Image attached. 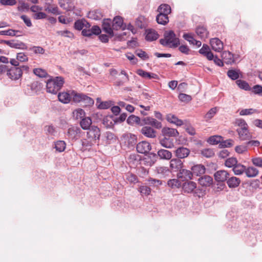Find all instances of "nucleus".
Masks as SVG:
<instances>
[{"instance_id":"4468645a","label":"nucleus","mask_w":262,"mask_h":262,"mask_svg":"<svg viewBox=\"0 0 262 262\" xmlns=\"http://www.w3.org/2000/svg\"><path fill=\"white\" fill-rule=\"evenodd\" d=\"M58 98L59 101L62 103H69L72 98L71 91H69V92H63L59 93L58 95Z\"/></svg>"},{"instance_id":"9d476101","label":"nucleus","mask_w":262,"mask_h":262,"mask_svg":"<svg viewBox=\"0 0 262 262\" xmlns=\"http://www.w3.org/2000/svg\"><path fill=\"white\" fill-rule=\"evenodd\" d=\"M157 159L156 154L150 153L142 160V164L147 166H151L156 162Z\"/></svg>"},{"instance_id":"7ed1b4c3","label":"nucleus","mask_w":262,"mask_h":262,"mask_svg":"<svg viewBox=\"0 0 262 262\" xmlns=\"http://www.w3.org/2000/svg\"><path fill=\"white\" fill-rule=\"evenodd\" d=\"M64 79L61 77H56L54 79L49 80L46 84L47 91L48 93L55 94L62 86Z\"/></svg>"},{"instance_id":"c85d7f7f","label":"nucleus","mask_w":262,"mask_h":262,"mask_svg":"<svg viewBox=\"0 0 262 262\" xmlns=\"http://www.w3.org/2000/svg\"><path fill=\"white\" fill-rule=\"evenodd\" d=\"M171 8L170 6L165 4L160 5L158 8V11L159 12V13H161L162 14L167 15L171 13Z\"/></svg>"},{"instance_id":"4d7b16f0","label":"nucleus","mask_w":262,"mask_h":262,"mask_svg":"<svg viewBox=\"0 0 262 262\" xmlns=\"http://www.w3.org/2000/svg\"><path fill=\"white\" fill-rule=\"evenodd\" d=\"M30 50L35 54H43L45 52V49L40 46H33L30 48Z\"/></svg>"},{"instance_id":"37998d69","label":"nucleus","mask_w":262,"mask_h":262,"mask_svg":"<svg viewBox=\"0 0 262 262\" xmlns=\"http://www.w3.org/2000/svg\"><path fill=\"white\" fill-rule=\"evenodd\" d=\"M167 185L169 187L172 189L177 188L181 186V183L178 179H173L169 180L167 182Z\"/></svg>"},{"instance_id":"a18cd8bd","label":"nucleus","mask_w":262,"mask_h":262,"mask_svg":"<svg viewBox=\"0 0 262 262\" xmlns=\"http://www.w3.org/2000/svg\"><path fill=\"white\" fill-rule=\"evenodd\" d=\"M156 173L165 176L169 172V170L168 167L165 166H158L156 167L155 169Z\"/></svg>"},{"instance_id":"de8ad7c7","label":"nucleus","mask_w":262,"mask_h":262,"mask_svg":"<svg viewBox=\"0 0 262 262\" xmlns=\"http://www.w3.org/2000/svg\"><path fill=\"white\" fill-rule=\"evenodd\" d=\"M180 173L182 174L181 177H184L186 179H191L193 176L192 171H190L185 169H181L180 170Z\"/></svg>"},{"instance_id":"bf43d9fd","label":"nucleus","mask_w":262,"mask_h":262,"mask_svg":"<svg viewBox=\"0 0 262 262\" xmlns=\"http://www.w3.org/2000/svg\"><path fill=\"white\" fill-rule=\"evenodd\" d=\"M82 103L85 106H92L94 103V101L91 97L84 95Z\"/></svg>"},{"instance_id":"72a5a7b5","label":"nucleus","mask_w":262,"mask_h":262,"mask_svg":"<svg viewBox=\"0 0 262 262\" xmlns=\"http://www.w3.org/2000/svg\"><path fill=\"white\" fill-rule=\"evenodd\" d=\"M127 122L128 124L131 125L136 123L141 126L143 125V123L141 122L140 118L139 117L134 115H132L128 117L127 119Z\"/></svg>"},{"instance_id":"58836bf2","label":"nucleus","mask_w":262,"mask_h":262,"mask_svg":"<svg viewBox=\"0 0 262 262\" xmlns=\"http://www.w3.org/2000/svg\"><path fill=\"white\" fill-rule=\"evenodd\" d=\"M222 141L223 137L218 135L211 136L207 140L208 143L212 145H216L219 143H221Z\"/></svg>"},{"instance_id":"f704fd0d","label":"nucleus","mask_w":262,"mask_h":262,"mask_svg":"<svg viewBox=\"0 0 262 262\" xmlns=\"http://www.w3.org/2000/svg\"><path fill=\"white\" fill-rule=\"evenodd\" d=\"M97 107L99 109H107L110 107L112 105V102L111 101H100V99L98 98L97 99Z\"/></svg>"},{"instance_id":"6e6552de","label":"nucleus","mask_w":262,"mask_h":262,"mask_svg":"<svg viewBox=\"0 0 262 262\" xmlns=\"http://www.w3.org/2000/svg\"><path fill=\"white\" fill-rule=\"evenodd\" d=\"M151 149V145L146 141H141L137 144L136 146L137 151L139 153L146 154L148 153Z\"/></svg>"},{"instance_id":"423d86ee","label":"nucleus","mask_w":262,"mask_h":262,"mask_svg":"<svg viewBox=\"0 0 262 262\" xmlns=\"http://www.w3.org/2000/svg\"><path fill=\"white\" fill-rule=\"evenodd\" d=\"M112 21L111 19H104L103 20L102 29V30L106 33L110 37H112L114 36L113 29L112 27Z\"/></svg>"},{"instance_id":"f3484780","label":"nucleus","mask_w":262,"mask_h":262,"mask_svg":"<svg viewBox=\"0 0 262 262\" xmlns=\"http://www.w3.org/2000/svg\"><path fill=\"white\" fill-rule=\"evenodd\" d=\"M191 170L192 171L193 174L200 176L205 173L206 168L202 164H196L191 167Z\"/></svg>"},{"instance_id":"052dcab7","label":"nucleus","mask_w":262,"mask_h":262,"mask_svg":"<svg viewBox=\"0 0 262 262\" xmlns=\"http://www.w3.org/2000/svg\"><path fill=\"white\" fill-rule=\"evenodd\" d=\"M147 181L149 182L151 186L155 187H158L162 184V182L161 180L155 179L152 178H149L148 179Z\"/></svg>"},{"instance_id":"412c9836","label":"nucleus","mask_w":262,"mask_h":262,"mask_svg":"<svg viewBox=\"0 0 262 262\" xmlns=\"http://www.w3.org/2000/svg\"><path fill=\"white\" fill-rule=\"evenodd\" d=\"M226 181L227 184L230 188H235L237 187L241 182L239 178L234 176L231 177L228 179L227 178Z\"/></svg>"},{"instance_id":"680f3d73","label":"nucleus","mask_w":262,"mask_h":262,"mask_svg":"<svg viewBox=\"0 0 262 262\" xmlns=\"http://www.w3.org/2000/svg\"><path fill=\"white\" fill-rule=\"evenodd\" d=\"M68 1L69 0H59V1L60 6L67 11H69L72 8L71 6H69Z\"/></svg>"},{"instance_id":"ea45409f","label":"nucleus","mask_w":262,"mask_h":262,"mask_svg":"<svg viewBox=\"0 0 262 262\" xmlns=\"http://www.w3.org/2000/svg\"><path fill=\"white\" fill-rule=\"evenodd\" d=\"M201 155L202 157L209 158L214 156V152L212 149L211 148H204L200 151Z\"/></svg>"},{"instance_id":"9b49d317","label":"nucleus","mask_w":262,"mask_h":262,"mask_svg":"<svg viewBox=\"0 0 262 262\" xmlns=\"http://www.w3.org/2000/svg\"><path fill=\"white\" fill-rule=\"evenodd\" d=\"M210 43L212 49L216 52H220L223 49V43L218 38L211 39Z\"/></svg>"},{"instance_id":"f257e3e1","label":"nucleus","mask_w":262,"mask_h":262,"mask_svg":"<svg viewBox=\"0 0 262 262\" xmlns=\"http://www.w3.org/2000/svg\"><path fill=\"white\" fill-rule=\"evenodd\" d=\"M160 43L164 46L174 48L180 45L179 39L176 37V34L172 30L165 31L164 34V38L160 40Z\"/></svg>"},{"instance_id":"4be33fe9","label":"nucleus","mask_w":262,"mask_h":262,"mask_svg":"<svg viewBox=\"0 0 262 262\" xmlns=\"http://www.w3.org/2000/svg\"><path fill=\"white\" fill-rule=\"evenodd\" d=\"M137 73L140 76L143 78L151 79H159V76L153 73H149L146 72L142 69H139L137 71Z\"/></svg>"},{"instance_id":"4c0bfd02","label":"nucleus","mask_w":262,"mask_h":262,"mask_svg":"<svg viewBox=\"0 0 262 262\" xmlns=\"http://www.w3.org/2000/svg\"><path fill=\"white\" fill-rule=\"evenodd\" d=\"M156 20L158 24L165 25L169 21V18L168 15L159 13L157 17Z\"/></svg>"},{"instance_id":"5701e85b","label":"nucleus","mask_w":262,"mask_h":262,"mask_svg":"<svg viewBox=\"0 0 262 262\" xmlns=\"http://www.w3.org/2000/svg\"><path fill=\"white\" fill-rule=\"evenodd\" d=\"M195 33L201 39H205L208 38L209 32L204 26H199L195 29Z\"/></svg>"},{"instance_id":"e433bc0d","label":"nucleus","mask_w":262,"mask_h":262,"mask_svg":"<svg viewBox=\"0 0 262 262\" xmlns=\"http://www.w3.org/2000/svg\"><path fill=\"white\" fill-rule=\"evenodd\" d=\"M85 116V113L82 108H77L73 112V117L76 120L82 119Z\"/></svg>"},{"instance_id":"774afa93","label":"nucleus","mask_w":262,"mask_h":262,"mask_svg":"<svg viewBox=\"0 0 262 262\" xmlns=\"http://www.w3.org/2000/svg\"><path fill=\"white\" fill-rule=\"evenodd\" d=\"M136 55L143 60H146L149 58V56L146 53L142 50L136 51Z\"/></svg>"},{"instance_id":"f03ea898","label":"nucleus","mask_w":262,"mask_h":262,"mask_svg":"<svg viewBox=\"0 0 262 262\" xmlns=\"http://www.w3.org/2000/svg\"><path fill=\"white\" fill-rule=\"evenodd\" d=\"M87 132V137L89 141L86 140L83 141L82 145L86 146H91L94 144L97 143V141L99 140L100 136V129L95 126H92Z\"/></svg>"},{"instance_id":"f8f14e48","label":"nucleus","mask_w":262,"mask_h":262,"mask_svg":"<svg viewBox=\"0 0 262 262\" xmlns=\"http://www.w3.org/2000/svg\"><path fill=\"white\" fill-rule=\"evenodd\" d=\"M175 156L179 159H184L188 156L190 150L184 147H180L174 151Z\"/></svg>"},{"instance_id":"aec40b11","label":"nucleus","mask_w":262,"mask_h":262,"mask_svg":"<svg viewBox=\"0 0 262 262\" xmlns=\"http://www.w3.org/2000/svg\"><path fill=\"white\" fill-rule=\"evenodd\" d=\"M167 121L172 124H174L177 126H180L183 124L182 120L179 119L176 116L172 114H168L166 116Z\"/></svg>"},{"instance_id":"1a4fd4ad","label":"nucleus","mask_w":262,"mask_h":262,"mask_svg":"<svg viewBox=\"0 0 262 262\" xmlns=\"http://www.w3.org/2000/svg\"><path fill=\"white\" fill-rule=\"evenodd\" d=\"M229 176V173L225 170H218L214 174L215 180L219 182H224L227 181Z\"/></svg>"},{"instance_id":"a878e982","label":"nucleus","mask_w":262,"mask_h":262,"mask_svg":"<svg viewBox=\"0 0 262 262\" xmlns=\"http://www.w3.org/2000/svg\"><path fill=\"white\" fill-rule=\"evenodd\" d=\"M222 57L224 62L226 64H232L234 62L233 55L229 51H224L222 53Z\"/></svg>"},{"instance_id":"c756f323","label":"nucleus","mask_w":262,"mask_h":262,"mask_svg":"<svg viewBox=\"0 0 262 262\" xmlns=\"http://www.w3.org/2000/svg\"><path fill=\"white\" fill-rule=\"evenodd\" d=\"M160 144L166 148H171L174 147L173 140L170 138H164L160 141Z\"/></svg>"},{"instance_id":"6ab92c4d","label":"nucleus","mask_w":262,"mask_h":262,"mask_svg":"<svg viewBox=\"0 0 262 262\" xmlns=\"http://www.w3.org/2000/svg\"><path fill=\"white\" fill-rule=\"evenodd\" d=\"M238 133L239 139L241 141L250 140L252 135L249 131L248 128L244 129L236 130Z\"/></svg>"},{"instance_id":"8fccbe9b","label":"nucleus","mask_w":262,"mask_h":262,"mask_svg":"<svg viewBox=\"0 0 262 262\" xmlns=\"http://www.w3.org/2000/svg\"><path fill=\"white\" fill-rule=\"evenodd\" d=\"M55 148L57 151L62 152L66 148V143L63 141H58L55 143Z\"/></svg>"},{"instance_id":"0e129e2a","label":"nucleus","mask_w":262,"mask_h":262,"mask_svg":"<svg viewBox=\"0 0 262 262\" xmlns=\"http://www.w3.org/2000/svg\"><path fill=\"white\" fill-rule=\"evenodd\" d=\"M16 59L20 62H26L28 60L27 55L24 53H18L16 55Z\"/></svg>"},{"instance_id":"5fc2aeb1","label":"nucleus","mask_w":262,"mask_h":262,"mask_svg":"<svg viewBox=\"0 0 262 262\" xmlns=\"http://www.w3.org/2000/svg\"><path fill=\"white\" fill-rule=\"evenodd\" d=\"M178 98L181 101L186 103L190 102L192 99L191 96L190 95L184 93L180 94L179 95Z\"/></svg>"},{"instance_id":"473e14b6","label":"nucleus","mask_w":262,"mask_h":262,"mask_svg":"<svg viewBox=\"0 0 262 262\" xmlns=\"http://www.w3.org/2000/svg\"><path fill=\"white\" fill-rule=\"evenodd\" d=\"M88 17L94 20H99L103 17V15L98 10H94L90 11L87 15Z\"/></svg>"},{"instance_id":"09e8293b","label":"nucleus","mask_w":262,"mask_h":262,"mask_svg":"<svg viewBox=\"0 0 262 262\" xmlns=\"http://www.w3.org/2000/svg\"><path fill=\"white\" fill-rule=\"evenodd\" d=\"M33 73L35 75L39 77H46L47 75L46 71L41 68L34 69L33 70Z\"/></svg>"},{"instance_id":"e2e57ef3","label":"nucleus","mask_w":262,"mask_h":262,"mask_svg":"<svg viewBox=\"0 0 262 262\" xmlns=\"http://www.w3.org/2000/svg\"><path fill=\"white\" fill-rule=\"evenodd\" d=\"M251 161L255 166L262 168V158L254 157L251 159Z\"/></svg>"},{"instance_id":"338daca9","label":"nucleus","mask_w":262,"mask_h":262,"mask_svg":"<svg viewBox=\"0 0 262 262\" xmlns=\"http://www.w3.org/2000/svg\"><path fill=\"white\" fill-rule=\"evenodd\" d=\"M234 141L232 139H228L224 141H221V145L223 147H230L233 145Z\"/></svg>"},{"instance_id":"49530a36","label":"nucleus","mask_w":262,"mask_h":262,"mask_svg":"<svg viewBox=\"0 0 262 262\" xmlns=\"http://www.w3.org/2000/svg\"><path fill=\"white\" fill-rule=\"evenodd\" d=\"M227 75L232 80H237L239 77V73L237 70H229L227 72Z\"/></svg>"},{"instance_id":"69168bd1","label":"nucleus","mask_w":262,"mask_h":262,"mask_svg":"<svg viewBox=\"0 0 262 262\" xmlns=\"http://www.w3.org/2000/svg\"><path fill=\"white\" fill-rule=\"evenodd\" d=\"M183 37L190 44L193 43L195 40L192 33H184L183 35Z\"/></svg>"},{"instance_id":"a211bd4d","label":"nucleus","mask_w":262,"mask_h":262,"mask_svg":"<svg viewBox=\"0 0 262 262\" xmlns=\"http://www.w3.org/2000/svg\"><path fill=\"white\" fill-rule=\"evenodd\" d=\"M112 23V27L114 30H118L121 28L124 29L123 20L121 17L119 16H115Z\"/></svg>"},{"instance_id":"b1692460","label":"nucleus","mask_w":262,"mask_h":262,"mask_svg":"<svg viewBox=\"0 0 262 262\" xmlns=\"http://www.w3.org/2000/svg\"><path fill=\"white\" fill-rule=\"evenodd\" d=\"M245 173L248 178H254L259 174V170L253 166L246 167Z\"/></svg>"},{"instance_id":"a19ab883","label":"nucleus","mask_w":262,"mask_h":262,"mask_svg":"<svg viewBox=\"0 0 262 262\" xmlns=\"http://www.w3.org/2000/svg\"><path fill=\"white\" fill-rule=\"evenodd\" d=\"M235 125L238 127L236 130L244 129L248 128V125L246 122L243 119H236L235 121Z\"/></svg>"},{"instance_id":"603ef678","label":"nucleus","mask_w":262,"mask_h":262,"mask_svg":"<svg viewBox=\"0 0 262 262\" xmlns=\"http://www.w3.org/2000/svg\"><path fill=\"white\" fill-rule=\"evenodd\" d=\"M57 34L61 36L70 38H73L74 36L73 33L68 30L58 31L57 32Z\"/></svg>"},{"instance_id":"c9c22d12","label":"nucleus","mask_w":262,"mask_h":262,"mask_svg":"<svg viewBox=\"0 0 262 262\" xmlns=\"http://www.w3.org/2000/svg\"><path fill=\"white\" fill-rule=\"evenodd\" d=\"M246 166L241 163H237L233 168V171L235 175H241L245 172Z\"/></svg>"},{"instance_id":"6e6d98bb","label":"nucleus","mask_w":262,"mask_h":262,"mask_svg":"<svg viewBox=\"0 0 262 262\" xmlns=\"http://www.w3.org/2000/svg\"><path fill=\"white\" fill-rule=\"evenodd\" d=\"M139 191L142 195H148L151 192V189L146 186H141L139 188Z\"/></svg>"},{"instance_id":"7c9ffc66","label":"nucleus","mask_w":262,"mask_h":262,"mask_svg":"<svg viewBox=\"0 0 262 262\" xmlns=\"http://www.w3.org/2000/svg\"><path fill=\"white\" fill-rule=\"evenodd\" d=\"M72 99L75 103L82 102L83 97L85 94L77 93L75 91H71Z\"/></svg>"},{"instance_id":"20e7f679","label":"nucleus","mask_w":262,"mask_h":262,"mask_svg":"<svg viewBox=\"0 0 262 262\" xmlns=\"http://www.w3.org/2000/svg\"><path fill=\"white\" fill-rule=\"evenodd\" d=\"M0 43H4L9 46L10 47L15 49H21V50H27V45L19 41H14V40H1L0 41Z\"/></svg>"},{"instance_id":"13d9d810","label":"nucleus","mask_w":262,"mask_h":262,"mask_svg":"<svg viewBox=\"0 0 262 262\" xmlns=\"http://www.w3.org/2000/svg\"><path fill=\"white\" fill-rule=\"evenodd\" d=\"M248 150L247 146L244 145H239L235 146V151L238 154H243Z\"/></svg>"},{"instance_id":"39448f33","label":"nucleus","mask_w":262,"mask_h":262,"mask_svg":"<svg viewBox=\"0 0 262 262\" xmlns=\"http://www.w3.org/2000/svg\"><path fill=\"white\" fill-rule=\"evenodd\" d=\"M7 75L12 80H17L23 74L21 69L18 67H13L7 71Z\"/></svg>"},{"instance_id":"864d4df0","label":"nucleus","mask_w":262,"mask_h":262,"mask_svg":"<svg viewBox=\"0 0 262 262\" xmlns=\"http://www.w3.org/2000/svg\"><path fill=\"white\" fill-rule=\"evenodd\" d=\"M217 112V108L213 107L211 108L205 115V118L206 120L212 119Z\"/></svg>"},{"instance_id":"3c124183","label":"nucleus","mask_w":262,"mask_h":262,"mask_svg":"<svg viewBox=\"0 0 262 262\" xmlns=\"http://www.w3.org/2000/svg\"><path fill=\"white\" fill-rule=\"evenodd\" d=\"M19 32V31L14 30L13 29H9L7 30H3L0 31V35H7L14 36L16 35V33Z\"/></svg>"},{"instance_id":"0eeeda50","label":"nucleus","mask_w":262,"mask_h":262,"mask_svg":"<svg viewBox=\"0 0 262 262\" xmlns=\"http://www.w3.org/2000/svg\"><path fill=\"white\" fill-rule=\"evenodd\" d=\"M197 184L193 181H187L184 182L182 185V190L184 193H191L194 192L196 193V191H194L196 188Z\"/></svg>"},{"instance_id":"dca6fc26","label":"nucleus","mask_w":262,"mask_h":262,"mask_svg":"<svg viewBox=\"0 0 262 262\" xmlns=\"http://www.w3.org/2000/svg\"><path fill=\"white\" fill-rule=\"evenodd\" d=\"M141 132L148 138H153L156 137V132L150 126H145L143 127Z\"/></svg>"},{"instance_id":"ddd939ff","label":"nucleus","mask_w":262,"mask_h":262,"mask_svg":"<svg viewBox=\"0 0 262 262\" xmlns=\"http://www.w3.org/2000/svg\"><path fill=\"white\" fill-rule=\"evenodd\" d=\"M198 182L202 187H209L213 184V179L209 176L205 175L198 179Z\"/></svg>"},{"instance_id":"2f4dec72","label":"nucleus","mask_w":262,"mask_h":262,"mask_svg":"<svg viewBox=\"0 0 262 262\" xmlns=\"http://www.w3.org/2000/svg\"><path fill=\"white\" fill-rule=\"evenodd\" d=\"M157 154L161 159L169 160L172 157L171 152L166 149L159 150Z\"/></svg>"},{"instance_id":"c03bdc74","label":"nucleus","mask_w":262,"mask_h":262,"mask_svg":"<svg viewBox=\"0 0 262 262\" xmlns=\"http://www.w3.org/2000/svg\"><path fill=\"white\" fill-rule=\"evenodd\" d=\"M237 163L236 158L234 157H230L227 159L225 162V165L228 168H233L234 166Z\"/></svg>"},{"instance_id":"393cba45","label":"nucleus","mask_w":262,"mask_h":262,"mask_svg":"<svg viewBox=\"0 0 262 262\" xmlns=\"http://www.w3.org/2000/svg\"><path fill=\"white\" fill-rule=\"evenodd\" d=\"M159 34L157 31L152 29H148L146 31L145 38L147 41H154L157 39Z\"/></svg>"},{"instance_id":"cd10ccee","label":"nucleus","mask_w":262,"mask_h":262,"mask_svg":"<svg viewBox=\"0 0 262 262\" xmlns=\"http://www.w3.org/2000/svg\"><path fill=\"white\" fill-rule=\"evenodd\" d=\"M92 123V120L89 117H84L81 119L80 122V126L84 130H88L91 127Z\"/></svg>"},{"instance_id":"2eb2a0df","label":"nucleus","mask_w":262,"mask_h":262,"mask_svg":"<svg viewBox=\"0 0 262 262\" xmlns=\"http://www.w3.org/2000/svg\"><path fill=\"white\" fill-rule=\"evenodd\" d=\"M169 166L172 170L176 171L178 170H180L182 168L183 164L179 158L172 159L170 161Z\"/></svg>"},{"instance_id":"79ce46f5","label":"nucleus","mask_w":262,"mask_h":262,"mask_svg":"<svg viewBox=\"0 0 262 262\" xmlns=\"http://www.w3.org/2000/svg\"><path fill=\"white\" fill-rule=\"evenodd\" d=\"M236 83L240 89L245 91H250L251 89L248 83L245 80L241 79L237 80Z\"/></svg>"},{"instance_id":"bb28decb","label":"nucleus","mask_w":262,"mask_h":262,"mask_svg":"<svg viewBox=\"0 0 262 262\" xmlns=\"http://www.w3.org/2000/svg\"><path fill=\"white\" fill-rule=\"evenodd\" d=\"M162 132L164 136L168 137H177L179 135V132L176 129L169 127H164Z\"/></svg>"}]
</instances>
